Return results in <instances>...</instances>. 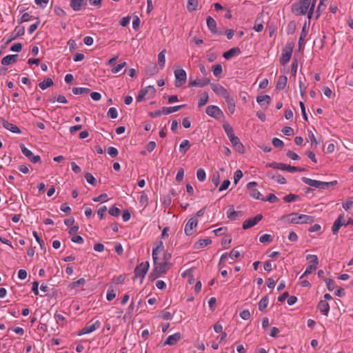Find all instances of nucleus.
Instances as JSON below:
<instances>
[{"label":"nucleus","instance_id":"dca6fc26","mask_svg":"<svg viewBox=\"0 0 353 353\" xmlns=\"http://www.w3.org/2000/svg\"><path fill=\"white\" fill-rule=\"evenodd\" d=\"M343 225L345 226V221L344 219L343 214H340L338 218L335 220L332 227V232L334 234H337L339 232L340 228Z\"/></svg>","mask_w":353,"mask_h":353},{"label":"nucleus","instance_id":"f257e3e1","mask_svg":"<svg viewBox=\"0 0 353 353\" xmlns=\"http://www.w3.org/2000/svg\"><path fill=\"white\" fill-rule=\"evenodd\" d=\"M281 220L285 223L293 224L311 223L314 221L312 216L298 213H291L283 216Z\"/></svg>","mask_w":353,"mask_h":353},{"label":"nucleus","instance_id":"8fccbe9b","mask_svg":"<svg viewBox=\"0 0 353 353\" xmlns=\"http://www.w3.org/2000/svg\"><path fill=\"white\" fill-rule=\"evenodd\" d=\"M85 178L87 182L92 185H96V179L93 176V175L90 173H86L85 174Z\"/></svg>","mask_w":353,"mask_h":353},{"label":"nucleus","instance_id":"aec40b11","mask_svg":"<svg viewBox=\"0 0 353 353\" xmlns=\"http://www.w3.org/2000/svg\"><path fill=\"white\" fill-rule=\"evenodd\" d=\"M267 175L270 179H273L275 182L279 184L286 183L285 179L279 173H274L273 172L270 171L268 172Z\"/></svg>","mask_w":353,"mask_h":353},{"label":"nucleus","instance_id":"ea45409f","mask_svg":"<svg viewBox=\"0 0 353 353\" xmlns=\"http://www.w3.org/2000/svg\"><path fill=\"white\" fill-rule=\"evenodd\" d=\"M190 148V141L187 139L183 140L180 145H179V150L180 151L183 152V153H185L186 151Z\"/></svg>","mask_w":353,"mask_h":353},{"label":"nucleus","instance_id":"9b49d317","mask_svg":"<svg viewBox=\"0 0 353 353\" xmlns=\"http://www.w3.org/2000/svg\"><path fill=\"white\" fill-rule=\"evenodd\" d=\"M198 225V220L196 218H190L185 225V233L188 236L193 234V230L196 228Z\"/></svg>","mask_w":353,"mask_h":353},{"label":"nucleus","instance_id":"c03bdc74","mask_svg":"<svg viewBox=\"0 0 353 353\" xmlns=\"http://www.w3.org/2000/svg\"><path fill=\"white\" fill-rule=\"evenodd\" d=\"M208 93L205 92L203 94L202 97L199 99V103H198V106L199 108L203 106L204 105H205V103L208 102Z\"/></svg>","mask_w":353,"mask_h":353},{"label":"nucleus","instance_id":"a211bd4d","mask_svg":"<svg viewBox=\"0 0 353 353\" xmlns=\"http://www.w3.org/2000/svg\"><path fill=\"white\" fill-rule=\"evenodd\" d=\"M256 184L257 183L256 182H254V181L249 182L247 184V188L248 189H250V194L254 199L264 200V199L261 198L262 194H261V192L258 190H256V189H251L253 186L256 185Z\"/></svg>","mask_w":353,"mask_h":353},{"label":"nucleus","instance_id":"1a4fd4ad","mask_svg":"<svg viewBox=\"0 0 353 353\" xmlns=\"http://www.w3.org/2000/svg\"><path fill=\"white\" fill-rule=\"evenodd\" d=\"M22 153L34 163L41 161V157L39 155H34L31 150H28L24 145H20Z\"/></svg>","mask_w":353,"mask_h":353},{"label":"nucleus","instance_id":"69168bd1","mask_svg":"<svg viewBox=\"0 0 353 353\" xmlns=\"http://www.w3.org/2000/svg\"><path fill=\"white\" fill-rule=\"evenodd\" d=\"M240 316L243 320H248L250 318V313L249 310H244L240 312Z\"/></svg>","mask_w":353,"mask_h":353},{"label":"nucleus","instance_id":"b1692460","mask_svg":"<svg viewBox=\"0 0 353 353\" xmlns=\"http://www.w3.org/2000/svg\"><path fill=\"white\" fill-rule=\"evenodd\" d=\"M181 339L180 333H175L172 335H170L166 341L164 342V345H173L176 344Z\"/></svg>","mask_w":353,"mask_h":353},{"label":"nucleus","instance_id":"a878e982","mask_svg":"<svg viewBox=\"0 0 353 353\" xmlns=\"http://www.w3.org/2000/svg\"><path fill=\"white\" fill-rule=\"evenodd\" d=\"M210 83V79L204 78L202 79H195L189 83L190 86H198V87H204L206 85Z\"/></svg>","mask_w":353,"mask_h":353},{"label":"nucleus","instance_id":"423d86ee","mask_svg":"<svg viewBox=\"0 0 353 353\" xmlns=\"http://www.w3.org/2000/svg\"><path fill=\"white\" fill-rule=\"evenodd\" d=\"M175 83L176 88L182 86L186 81L187 74L184 70L177 69L174 71Z\"/></svg>","mask_w":353,"mask_h":353},{"label":"nucleus","instance_id":"4be33fe9","mask_svg":"<svg viewBox=\"0 0 353 353\" xmlns=\"http://www.w3.org/2000/svg\"><path fill=\"white\" fill-rule=\"evenodd\" d=\"M317 307L323 314L326 316L328 315L330 311V305L327 301L321 300L318 303Z\"/></svg>","mask_w":353,"mask_h":353},{"label":"nucleus","instance_id":"6e6552de","mask_svg":"<svg viewBox=\"0 0 353 353\" xmlns=\"http://www.w3.org/2000/svg\"><path fill=\"white\" fill-rule=\"evenodd\" d=\"M101 325V322L97 320L94 323H88L79 332V335L87 334L93 332L99 329Z\"/></svg>","mask_w":353,"mask_h":353},{"label":"nucleus","instance_id":"a19ab883","mask_svg":"<svg viewBox=\"0 0 353 353\" xmlns=\"http://www.w3.org/2000/svg\"><path fill=\"white\" fill-rule=\"evenodd\" d=\"M90 92V89L87 88H73L72 92L74 94H88Z\"/></svg>","mask_w":353,"mask_h":353},{"label":"nucleus","instance_id":"c9c22d12","mask_svg":"<svg viewBox=\"0 0 353 353\" xmlns=\"http://www.w3.org/2000/svg\"><path fill=\"white\" fill-rule=\"evenodd\" d=\"M52 85L53 81L50 78H48L42 82L39 83V86L41 90H44Z\"/></svg>","mask_w":353,"mask_h":353},{"label":"nucleus","instance_id":"39448f33","mask_svg":"<svg viewBox=\"0 0 353 353\" xmlns=\"http://www.w3.org/2000/svg\"><path fill=\"white\" fill-rule=\"evenodd\" d=\"M301 180L305 184L319 189H327L330 186V183L314 180L307 177H303Z\"/></svg>","mask_w":353,"mask_h":353},{"label":"nucleus","instance_id":"4468645a","mask_svg":"<svg viewBox=\"0 0 353 353\" xmlns=\"http://www.w3.org/2000/svg\"><path fill=\"white\" fill-rule=\"evenodd\" d=\"M207 26L209 30L214 34H217L219 35H222L224 34L223 31H218L216 29V21L210 16L207 17Z\"/></svg>","mask_w":353,"mask_h":353},{"label":"nucleus","instance_id":"37998d69","mask_svg":"<svg viewBox=\"0 0 353 353\" xmlns=\"http://www.w3.org/2000/svg\"><path fill=\"white\" fill-rule=\"evenodd\" d=\"M116 295H117V294H116L115 290L111 288H109L107 291V294H106L107 300L109 301L113 300L116 297Z\"/></svg>","mask_w":353,"mask_h":353},{"label":"nucleus","instance_id":"e433bc0d","mask_svg":"<svg viewBox=\"0 0 353 353\" xmlns=\"http://www.w3.org/2000/svg\"><path fill=\"white\" fill-rule=\"evenodd\" d=\"M223 127L229 139L235 136L233 128L230 124L225 123Z\"/></svg>","mask_w":353,"mask_h":353},{"label":"nucleus","instance_id":"49530a36","mask_svg":"<svg viewBox=\"0 0 353 353\" xmlns=\"http://www.w3.org/2000/svg\"><path fill=\"white\" fill-rule=\"evenodd\" d=\"M196 177L199 181H204L206 178L205 172L204 170L200 168L196 172Z\"/></svg>","mask_w":353,"mask_h":353},{"label":"nucleus","instance_id":"6ab92c4d","mask_svg":"<svg viewBox=\"0 0 353 353\" xmlns=\"http://www.w3.org/2000/svg\"><path fill=\"white\" fill-rule=\"evenodd\" d=\"M240 54V48L238 47H235L224 52L223 56L225 59L230 60L234 57L239 56Z\"/></svg>","mask_w":353,"mask_h":353},{"label":"nucleus","instance_id":"052dcab7","mask_svg":"<svg viewBox=\"0 0 353 353\" xmlns=\"http://www.w3.org/2000/svg\"><path fill=\"white\" fill-rule=\"evenodd\" d=\"M272 144L276 148H282L284 145L283 141L278 138H274L272 139Z\"/></svg>","mask_w":353,"mask_h":353},{"label":"nucleus","instance_id":"79ce46f5","mask_svg":"<svg viewBox=\"0 0 353 353\" xmlns=\"http://www.w3.org/2000/svg\"><path fill=\"white\" fill-rule=\"evenodd\" d=\"M212 69L213 74L216 77H219L223 72L222 66L220 64L213 65Z\"/></svg>","mask_w":353,"mask_h":353},{"label":"nucleus","instance_id":"c85d7f7f","mask_svg":"<svg viewBox=\"0 0 353 353\" xmlns=\"http://www.w3.org/2000/svg\"><path fill=\"white\" fill-rule=\"evenodd\" d=\"M288 78L286 76H280L276 85L277 90H283L287 84Z\"/></svg>","mask_w":353,"mask_h":353},{"label":"nucleus","instance_id":"f03ea898","mask_svg":"<svg viewBox=\"0 0 353 353\" xmlns=\"http://www.w3.org/2000/svg\"><path fill=\"white\" fill-rule=\"evenodd\" d=\"M152 259L154 263V270L150 277H153L152 279H154L160 275L165 274L170 268V263L163 261H160L158 256H155Z\"/></svg>","mask_w":353,"mask_h":353},{"label":"nucleus","instance_id":"0eeeda50","mask_svg":"<svg viewBox=\"0 0 353 353\" xmlns=\"http://www.w3.org/2000/svg\"><path fill=\"white\" fill-rule=\"evenodd\" d=\"M293 48L291 46H285L282 50L281 57H280V63L281 65H285L291 59Z\"/></svg>","mask_w":353,"mask_h":353},{"label":"nucleus","instance_id":"864d4df0","mask_svg":"<svg viewBox=\"0 0 353 353\" xmlns=\"http://www.w3.org/2000/svg\"><path fill=\"white\" fill-rule=\"evenodd\" d=\"M299 198L298 195L290 194L284 196L283 199L285 202H292L297 200Z\"/></svg>","mask_w":353,"mask_h":353},{"label":"nucleus","instance_id":"7ed1b4c3","mask_svg":"<svg viewBox=\"0 0 353 353\" xmlns=\"http://www.w3.org/2000/svg\"><path fill=\"white\" fill-rule=\"evenodd\" d=\"M150 263L148 261L142 262L138 265L134 270V279L140 278L142 283L145 276L149 269Z\"/></svg>","mask_w":353,"mask_h":353},{"label":"nucleus","instance_id":"6e6d98bb","mask_svg":"<svg viewBox=\"0 0 353 353\" xmlns=\"http://www.w3.org/2000/svg\"><path fill=\"white\" fill-rule=\"evenodd\" d=\"M109 214L113 216H118L120 214V210L117 207H112L108 211Z\"/></svg>","mask_w":353,"mask_h":353},{"label":"nucleus","instance_id":"20e7f679","mask_svg":"<svg viewBox=\"0 0 353 353\" xmlns=\"http://www.w3.org/2000/svg\"><path fill=\"white\" fill-rule=\"evenodd\" d=\"M310 5V0H300L298 4L292 6V10L296 14H305Z\"/></svg>","mask_w":353,"mask_h":353},{"label":"nucleus","instance_id":"2f4dec72","mask_svg":"<svg viewBox=\"0 0 353 353\" xmlns=\"http://www.w3.org/2000/svg\"><path fill=\"white\" fill-rule=\"evenodd\" d=\"M140 92L142 93L143 92L145 96L148 95V98H152L154 95L156 90L153 86L149 85L141 90Z\"/></svg>","mask_w":353,"mask_h":353},{"label":"nucleus","instance_id":"58836bf2","mask_svg":"<svg viewBox=\"0 0 353 353\" xmlns=\"http://www.w3.org/2000/svg\"><path fill=\"white\" fill-rule=\"evenodd\" d=\"M269 303V299L267 296L262 298L259 303V310L263 311Z\"/></svg>","mask_w":353,"mask_h":353},{"label":"nucleus","instance_id":"f8f14e48","mask_svg":"<svg viewBox=\"0 0 353 353\" xmlns=\"http://www.w3.org/2000/svg\"><path fill=\"white\" fill-rule=\"evenodd\" d=\"M211 88L217 95H219L224 99L228 98L230 95L227 90L219 83H212Z\"/></svg>","mask_w":353,"mask_h":353},{"label":"nucleus","instance_id":"393cba45","mask_svg":"<svg viewBox=\"0 0 353 353\" xmlns=\"http://www.w3.org/2000/svg\"><path fill=\"white\" fill-rule=\"evenodd\" d=\"M271 98L269 95H263L258 97L256 98L257 103L261 106L264 108H268L269 103H270Z\"/></svg>","mask_w":353,"mask_h":353},{"label":"nucleus","instance_id":"13d9d810","mask_svg":"<svg viewBox=\"0 0 353 353\" xmlns=\"http://www.w3.org/2000/svg\"><path fill=\"white\" fill-rule=\"evenodd\" d=\"M230 257L232 260H235L240 256V252L236 249H232L230 253Z\"/></svg>","mask_w":353,"mask_h":353},{"label":"nucleus","instance_id":"3c124183","mask_svg":"<svg viewBox=\"0 0 353 353\" xmlns=\"http://www.w3.org/2000/svg\"><path fill=\"white\" fill-rule=\"evenodd\" d=\"M127 65L126 62H122L119 64H118L117 66H115L114 68H113L112 70H111V72L113 73V74H117L118 72H119L125 65Z\"/></svg>","mask_w":353,"mask_h":353},{"label":"nucleus","instance_id":"a18cd8bd","mask_svg":"<svg viewBox=\"0 0 353 353\" xmlns=\"http://www.w3.org/2000/svg\"><path fill=\"white\" fill-rule=\"evenodd\" d=\"M107 116L111 119H116L118 117V112L115 108H110L108 112Z\"/></svg>","mask_w":353,"mask_h":353},{"label":"nucleus","instance_id":"473e14b6","mask_svg":"<svg viewBox=\"0 0 353 353\" xmlns=\"http://www.w3.org/2000/svg\"><path fill=\"white\" fill-rule=\"evenodd\" d=\"M165 53L166 50H163L158 54V64L161 69H163L165 64Z\"/></svg>","mask_w":353,"mask_h":353},{"label":"nucleus","instance_id":"4c0bfd02","mask_svg":"<svg viewBox=\"0 0 353 353\" xmlns=\"http://www.w3.org/2000/svg\"><path fill=\"white\" fill-rule=\"evenodd\" d=\"M306 259L310 263L311 265H314V267H318L319 261L316 255L314 254H309L306 256Z\"/></svg>","mask_w":353,"mask_h":353},{"label":"nucleus","instance_id":"c756f323","mask_svg":"<svg viewBox=\"0 0 353 353\" xmlns=\"http://www.w3.org/2000/svg\"><path fill=\"white\" fill-rule=\"evenodd\" d=\"M211 243H212V241L210 239H200L197 242L195 243L194 248L199 249V248H205V246L208 245Z\"/></svg>","mask_w":353,"mask_h":353},{"label":"nucleus","instance_id":"0e129e2a","mask_svg":"<svg viewBox=\"0 0 353 353\" xmlns=\"http://www.w3.org/2000/svg\"><path fill=\"white\" fill-rule=\"evenodd\" d=\"M325 282H326V285H327V289L330 291H332L335 287L334 281L332 279H327L325 281Z\"/></svg>","mask_w":353,"mask_h":353},{"label":"nucleus","instance_id":"9d476101","mask_svg":"<svg viewBox=\"0 0 353 353\" xmlns=\"http://www.w3.org/2000/svg\"><path fill=\"white\" fill-rule=\"evenodd\" d=\"M206 114L215 119H220L223 116V112L216 105H209L206 108Z\"/></svg>","mask_w":353,"mask_h":353},{"label":"nucleus","instance_id":"ddd939ff","mask_svg":"<svg viewBox=\"0 0 353 353\" xmlns=\"http://www.w3.org/2000/svg\"><path fill=\"white\" fill-rule=\"evenodd\" d=\"M88 5V0H71L70 6L74 11H79L85 8Z\"/></svg>","mask_w":353,"mask_h":353},{"label":"nucleus","instance_id":"603ef678","mask_svg":"<svg viewBox=\"0 0 353 353\" xmlns=\"http://www.w3.org/2000/svg\"><path fill=\"white\" fill-rule=\"evenodd\" d=\"M317 268L314 267V265L308 266L304 273L301 276L300 279H302L303 277L307 276L310 274L313 270H315Z\"/></svg>","mask_w":353,"mask_h":353},{"label":"nucleus","instance_id":"e2e57ef3","mask_svg":"<svg viewBox=\"0 0 353 353\" xmlns=\"http://www.w3.org/2000/svg\"><path fill=\"white\" fill-rule=\"evenodd\" d=\"M25 32V28L23 26H17L14 29L15 35L21 36Z\"/></svg>","mask_w":353,"mask_h":353},{"label":"nucleus","instance_id":"de8ad7c7","mask_svg":"<svg viewBox=\"0 0 353 353\" xmlns=\"http://www.w3.org/2000/svg\"><path fill=\"white\" fill-rule=\"evenodd\" d=\"M272 241V236L270 234H265L260 236L259 241L262 243H269Z\"/></svg>","mask_w":353,"mask_h":353},{"label":"nucleus","instance_id":"2eb2a0df","mask_svg":"<svg viewBox=\"0 0 353 353\" xmlns=\"http://www.w3.org/2000/svg\"><path fill=\"white\" fill-rule=\"evenodd\" d=\"M262 218L263 216L261 214H257L254 217L245 221L243 223V228L246 230L253 227L256 223H258L262 219Z\"/></svg>","mask_w":353,"mask_h":353},{"label":"nucleus","instance_id":"5fc2aeb1","mask_svg":"<svg viewBox=\"0 0 353 353\" xmlns=\"http://www.w3.org/2000/svg\"><path fill=\"white\" fill-rule=\"evenodd\" d=\"M243 176V172L241 170H237L235 172H234V182L235 184H236L238 183V181L242 178Z\"/></svg>","mask_w":353,"mask_h":353},{"label":"nucleus","instance_id":"09e8293b","mask_svg":"<svg viewBox=\"0 0 353 353\" xmlns=\"http://www.w3.org/2000/svg\"><path fill=\"white\" fill-rule=\"evenodd\" d=\"M281 166V170H287V171H288L290 172H297V170H299L295 166L287 165H285L284 163H282V165Z\"/></svg>","mask_w":353,"mask_h":353},{"label":"nucleus","instance_id":"5701e85b","mask_svg":"<svg viewBox=\"0 0 353 353\" xmlns=\"http://www.w3.org/2000/svg\"><path fill=\"white\" fill-rule=\"evenodd\" d=\"M18 54H9L3 57L1 60V64L8 65L17 62Z\"/></svg>","mask_w":353,"mask_h":353},{"label":"nucleus","instance_id":"bf43d9fd","mask_svg":"<svg viewBox=\"0 0 353 353\" xmlns=\"http://www.w3.org/2000/svg\"><path fill=\"white\" fill-rule=\"evenodd\" d=\"M108 153L112 157H116L118 155L119 152H118V150H117V149L116 148H114V147H110L108 149Z\"/></svg>","mask_w":353,"mask_h":353},{"label":"nucleus","instance_id":"bb28decb","mask_svg":"<svg viewBox=\"0 0 353 353\" xmlns=\"http://www.w3.org/2000/svg\"><path fill=\"white\" fill-rule=\"evenodd\" d=\"M164 251V245L161 241H159L156 243L155 248L152 250V258H154L155 256H158L162 252Z\"/></svg>","mask_w":353,"mask_h":353},{"label":"nucleus","instance_id":"774afa93","mask_svg":"<svg viewBox=\"0 0 353 353\" xmlns=\"http://www.w3.org/2000/svg\"><path fill=\"white\" fill-rule=\"evenodd\" d=\"M282 132L287 136H290L294 134V130L291 127H285L282 130Z\"/></svg>","mask_w":353,"mask_h":353},{"label":"nucleus","instance_id":"412c9836","mask_svg":"<svg viewBox=\"0 0 353 353\" xmlns=\"http://www.w3.org/2000/svg\"><path fill=\"white\" fill-rule=\"evenodd\" d=\"M230 142L232 143L234 148L239 152L243 153L244 152V146L239 141V139L234 136L230 139Z\"/></svg>","mask_w":353,"mask_h":353},{"label":"nucleus","instance_id":"338daca9","mask_svg":"<svg viewBox=\"0 0 353 353\" xmlns=\"http://www.w3.org/2000/svg\"><path fill=\"white\" fill-rule=\"evenodd\" d=\"M183 176H184V170L183 168H179L177 172L176 176V180L177 181H181L183 180Z\"/></svg>","mask_w":353,"mask_h":353},{"label":"nucleus","instance_id":"cd10ccee","mask_svg":"<svg viewBox=\"0 0 353 353\" xmlns=\"http://www.w3.org/2000/svg\"><path fill=\"white\" fill-rule=\"evenodd\" d=\"M184 105H176L172 107H163L161 110V112L163 114H170L171 113L175 112L182 108Z\"/></svg>","mask_w":353,"mask_h":353},{"label":"nucleus","instance_id":"7c9ffc66","mask_svg":"<svg viewBox=\"0 0 353 353\" xmlns=\"http://www.w3.org/2000/svg\"><path fill=\"white\" fill-rule=\"evenodd\" d=\"M225 99L230 112L233 114L235 111V101L234 99L229 95L228 98H225Z\"/></svg>","mask_w":353,"mask_h":353},{"label":"nucleus","instance_id":"f704fd0d","mask_svg":"<svg viewBox=\"0 0 353 353\" xmlns=\"http://www.w3.org/2000/svg\"><path fill=\"white\" fill-rule=\"evenodd\" d=\"M199 4L198 0H188L187 10L189 12H192L196 10Z\"/></svg>","mask_w":353,"mask_h":353},{"label":"nucleus","instance_id":"72a5a7b5","mask_svg":"<svg viewBox=\"0 0 353 353\" xmlns=\"http://www.w3.org/2000/svg\"><path fill=\"white\" fill-rule=\"evenodd\" d=\"M239 212H236L234 210L233 206L229 207L227 211V216L231 220H236L237 219L238 214Z\"/></svg>","mask_w":353,"mask_h":353},{"label":"nucleus","instance_id":"680f3d73","mask_svg":"<svg viewBox=\"0 0 353 353\" xmlns=\"http://www.w3.org/2000/svg\"><path fill=\"white\" fill-rule=\"evenodd\" d=\"M263 201H268L270 203H276L279 201V199L276 196L275 194H270L267 196L266 199H264Z\"/></svg>","mask_w":353,"mask_h":353},{"label":"nucleus","instance_id":"f3484780","mask_svg":"<svg viewBox=\"0 0 353 353\" xmlns=\"http://www.w3.org/2000/svg\"><path fill=\"white\" fill-rule=\"evenodd\" d=\"M2 126L6 130L16 134H20L21 130L14 124H12L4 119H1Z\"/></svg>","mask_w":353,"mask_h":353},{"label":"nucleus","instance_id":"4d7b16f0","mask_svg":"<svg viewBox=\"0 0 353 353\" xmlns=\"http://www.w3.org/2000/svg\"><path fill=\"white\" fill-rule=\"evenodd\" d=\"M56 101H58L59 103H68V101H67L66 98L65 97V96L61 95V94L59 95L57 99L54 98L53 99H50V101L53 102V103L55 102Z\"/></svg>","mask_w":353,"mask_h":353}]
</instances>
